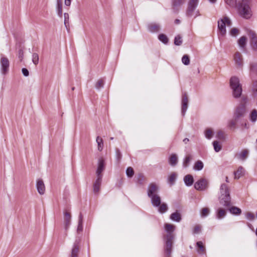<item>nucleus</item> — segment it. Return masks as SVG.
Returning a JSON list of instances; mask_svg holds the SVG:
<instances>
[{"instance_id":"nucleus-1","label":"nucleus","mask_w":257,"mask_h":257,"mask_svg":"<svg viewBox=\"0 0 257 257\" xmlns=\"http://www.w3.org/2000/svg\"><path fill=\"white\" fill-rule=\"evenodd\" d=\"M165 230L167 232L165 237L164 250L166 257H170L172 248L173 239L174 238L173 231L175 230V226L171 224H165Z\"/></svg>"},{"instance_id":"nucleus-2","label":"nucleus","mask_w":257,"mask_h":257,"mask_svg":"<svg viewBox=\"0 0 257 257\" xmlns=\"http://www.w3.org/2000/svg\"><path fill=\"white\" fill-rule=\"evenodd\" d=\"M220 204L224 207L229 206L231 205V198L227 185L222 184L220 187Z\"/></svg>"},{"instance_id":"nucleus-3","label":"nucleus","mask_w":257,"mask_h":257,"mask_svg":"<svg viewBox=\"0 0 257 257\" xmlns=\"http://www.w3.org/2000/svg\"><path fill=\"white\" fill-rule=\"evenodd\" d=\"M237 6V12L239 16L245 19H249L251 17L252 12L248 2L245 1V3Z\"/></svg>"},{"instance_id":"nucleus-4","label":"nucleus","mask_w":257,"mask_h":257,"mask_svg":"<svg viewBox=\"0 0 257 257\" xmlns=\"http://www.w3.org/2000/svg\"><path fill=\"white\" fill-rule=\"evenodd\" d=\"M230 86L232 90L234 97L239 98L242 94V87L239 82V78L235 76L231 77L230 79Z\"/></svg>"},{"instance_id":"nucleus-5","label":"nucleus","mask_w":257,"mask_h":257,"mask_svg":"<svg viewBox=\"0 0 257 257\" xmlns=\"http://www.w3.org/2000/svg\"><path fill=\"white\" fill-rule=\"evenodd\" d=\"M242 101L244 103H240L237 106L234 111L233 114V118L235 120H238L241 117H243L246 112V105L245 103L247 100L246 97L242 98Z\"/></svg>"},{"instance_id":"nucleus-6","label":"nucleus","mask_w":257,"mask_h":257,"mask_svg":"<svg viewBox=\"0 0 257 257\" xmlns=\"http://www.w3.org/2000/svg\"><path fill=\"white\" fill-rule=\"evenodd\" d=\"M226 24L228 25H230L231 24L230 19L227 17H225L218 21L217 27L219 31V34L221 36H224L226 34Z\"/></svg>"},{"instance_id":"nucleus-7","label":"nucleus","mask_w":257,"mask_h":257,"mask_svg":"<svg viewBox=\"0 0 257 257\" xmlns=\"http://www.w3.org/2000/svg\"><path fill=\"white\" fill-rule=\"evenodd\" d=\"M209 186L208 181L205 178H201L194 183V188L199 191L207 190Z\"/></svg>"},{"instance_id":"nucleus-8","label":"nucleus","mask_w":257,"mask_h":257,"mask_svg":"<svg viewBox=\"0 0 257 257\" xmlns=\"http://www.w3.org/2000/svg\"><path fill=\"white\" fill-rule=\"evenodd\" d=\"M249 44L253 52L257 54V35L252 31L248 32Z\"/></svg>"},{"instance_id":"nucleus-9","label":"nucleus","mask_w":257,"mask_h":257,"mask_svg":"<svg viewBox=\"0 0 257 257\" xmlns=\"http://www.w3.org/2000/svg\"><path fill=\"white\" fill-rule=\"evenodd\" d=\"M159 191V187L155 183L149 184L147 188V195L150 198L154 195L158 194Z\"/></svg>"},{"instance_id":"nucleus-10","label":"nucleus","mask_w":257,"mask_h":257,"mask_svg":"<svg viewBox=\"0 0 257 257\" xmlns=\"http://www.w3.org/2000/svg\"><path fill=\"white\" fill-rule=\"evenodd\" d=\"M199 0H189L188 8L186 11V15L188 17H192L193 12L198 6Z\"/></svg>"},{"instance_id":"nucleus-11","label":"nucleus","mask_w":257,"mask_h":257,"mask_svg":"<svg viewBox=\"0 0 257 257\" xmlns=\"http://www.w3.org/2000/svg\"><path fill=\"white\" fill-rule=\"evenodd\" d=\"M199 0H189L188 8L186 11V15L188 17H192L193 12L198 6Z\"/></svg>"},{"instance_id":"nucleus-12","label":"nucleus","mask_w":257,"mask_h":257,"mask_svg":"<svg viewBox=\"0 0 257 257\" xmlns=\"http://www.w3.org/2000/svg\"><path fill=\"white\" fill-rule=\"evenodd\" d=\"M2 73L5 74L9 70L10 62L8 59L4 56H2L0 61Z\"/></svg>"},{"instance_id":"nucleus-13","label":"nucleus","mask_w":257,"mask_h":257,"mask_svg":"<svg viewBox=\"0 0 257 257\" xmlns=\"http://www.w3.org/2000/svg\"><path fill=\"white\" fill-rule=\"evenodd\" d=\"M105 169V162L102 158H100L98 160L97 168L96 171V177H102V172Z\"/></svg>"},{"instance_id":"nucleus-14","label":"nucleus","mask_w":257,"mask_h":257,"mask_svg":"<svg viewBox=\"0 0 257 257\" xmlns=\"http://www.w3.org/2000/svg\"><path fill=\"white\" fill-rule=\"evenodd\" d=\"M188 100L187 94L183 93L182 97L181 100V114L184 116L188 109Z\"/></svg>"},{"instance_id":"nucleus-15","label":"nucleus","mask_w":257,"mask_h":257,"mask_svg":"<svg viewBox=\"0 0 257 257\" xmlns=\"http://www.w3.org/2000/svg\"><path fill=\"white\" fill-rule=\"evenodd\" d=\"M233 60L235 65L239 68H242L243 65L242 56L238 52H236L233 55Z\"/></svg>"},{"instance_id":"nucleus-16","label":"nucleus","mask_w":257,"mask_h":257,"mask_svg":"<svg viewBox=\"0 0 257 257\" xmlns=\"http://www.w3.org/2000/svg\"><path fill=\"white\" fill-rule=\"evenodd\" d=\"M80 242V239L79 238L75 239L71 249L70 257H78Z\"/></svg>"},{"instance_id":"nucleus-17","label":"nucleus","mask_w":257,"mask_h":257,"mask_svg":"<svg viewBox=\"0 0 257 257\" xmlns=\"http://www.w3.org/2000/svg\"><path fill=\"white\" fill-rule=\"evenodd\" d=\"M249 151L247 149H243L240 152L235 154V157L242 161H245L248 157Z\"/></svg>"},{"instance_id":"nucleus-18","label":"nucleus","mask_w":257,"mask_h":257,"mask_svg":"<svg viewBox=\"0 0 257 257\" xmlns=\"http://www.w3.org/2000/svg\"><path fill=\"white\" fill-rule=\"evenodd\" d=\"M184 3V0H172V6L173 12L177 13L180 7Z\"/></svg>"},{"instance_id":"nucleus-19","label":"nucleus","mask_w":257,"mask_h":257,"mask_svg":"<svg viewBox=\"0 0 257 257\" xmlns=\"http://www.w3.org/2000/svg\"><path fill=\"white\" fill-rule=\"evenodd\" d=\"M151 202L153 207H159L161 203V198L159 194L150 197Z\"/></svg>"},{"instance_id":"nucleus-20","label":"nucleus","mask_w":257,"mask_h":257,"mask_svg":"<svg viewBox=\"0 0 257 257\" xmlns=\"http://www.w3.org/2000/svg\"><path fill=\"white\" fill-rule=\"evenodd\" d=\"M71 216L70 213L65 212L64 213V223L65 229L67 230L71 224Z\"/></svg>"},{"instance_id":"nucleus-21","label":"nucleus","mask_w":257,"mask_h":257,"mask_svg":"<svg viewBox=\"0 0 257 257\" xmlns=\"http://www.w3.org/2000/svg\"><path fill=\"white\" fill-rule=\"evenodd\" d=\"M102 177H97L93 186V190L94 193H97L99 192L102 182Z\"/></svg>"},{"instance_id":"nucleus-22","label":"nucleus","mask_w":257,"mask_h":257,"mask_svg":"<svg viewBox=\"0 0 257 257\" xmlns=\"http://www.w3.org/2000/svg\"><path fill=\"white\" fill-rule=\"evenodd\" d=\"M36 187L38 192L41 195H43L45 193V187L43 181L42 180H38L37 182Z\"/></svg>"},{"instance_id":"nucleus-23","label":"nucleus","mask_w":257,"mask_h":257,"mask_svg":"<svg viewBox=\"0 0 257 257\" xmlns=\"http://www.w3.org/2000/svg\"><path fill=\"white\" fill-rule=\"evenodd\" d=\"M160 25L157 23H151L148 25V30L151 33H157L160 31Z\"/></svg>"},{"instance_id":"nucleus-24","label":"nucleus","mask_w":257,"mask_h":257,"mask_svg":"<svg viewBox=\"0 0 257 257\" xmlns=\"http://www.w3.org/2000/svg\"><path fill=\"white\" fill-rule=\"evenodd\" d=\"M184 182L185 183V185L186 186L189 187L193 185L194 183V179L192 176V175L190 174H188L185 176L184 177Z\"/></svg>"},{"instance_id":"nucleus-25","label":"nucleus","mask_w":257,"mask_h":257,"mask_svg":"<svg viewBox=\"0 0 257 257\" xmlns=\"http://www.w3.org/2000/svg\"><path fill=\"white\" fill-rule=\"evenodd\" d=\"M169 163L173 167L175 166L178 163V157L176 154H172L169 158Z\"/></svg>"},{"instance_id":"nucleus-26","label":"nucleus","mask_w":257,"mask_h":257,"mask_svg":"<svg viewBox=\"0 0 257 257\" xmlns=\"http://www.w3.org/2000/svg\"><path fill=\"white\" fill-rule=\"evenodd\" d=\"M170 219L176 222H180L181 220V216L180 214L177 211L172 213L170 217Z\"/></svg>"},{"instance_id":"nucleus-27","label":"nucleus","mask_w":257,"mask_h":257,"mask_svg":"<svg viewBox=\"0 0 257 257\" xmlns=\"http://www.w3.org/2000/svg\"><path fill=\"white\" fill-rule=\"evenodd\" d=\"M244 173V168L240 166L239 167L237 170L234 172V178L236 179H239L241 176H242Z\"/></svg>"},{"instance_id":"nucleus-28","label":"nucleus","mask_w":257,"mask_h":257,"mask_svg":"<svg viewBox=\"0 0 257 257\" xmlns=\"http://www.w3.org/2000/svg\"><path fill=\"white\" fill-rule=\"evenodd\" d=\"M226 215V211L222 208H218L216 211V218L221 219Z\"/></svg>"},{"instance_id":"nucleus-29","label":"nucleus","mask_w":257,"mask_h":257,"mask_svg":"<svg viewBox=\"0 0 257 257\" xmlns=\"http://www.w3.org/2000/svg\"><path fill=\"white\" fill-rule=\"evenodd\" d=\"M203 167L204 164L203 162L200 160H198L195 163L193 169L195 171H199L201 170L203 168Z\"/></svg>"},{"instance_id":"nucleus-30","label":"nucleus","mask_w":257,"mask_h":257,"mask_svg":"<svg viewBox=\"0 0 257 257\" xmlns=\"http://www.w3.org/2000/svg\"><path fill=\"white\" fill-rule=\"evenodd\" d=\"M246 44V38L245 36L241 37L238 40V44L241 49L245 48Z\"/></svg>"},{"instance_id":"nucleus-31","label":"nucleus","mask_w":257,"mask_h":257,"mask_svg":"<svg viewBox=\"0 0 257 257\" xmlns=\"http://www.w3.org/2000/svg\"><path fill=\"white\" fill-rule=\"evenodd\" d=\"M229 212L234 215H239L241 213V210L237 207L232 206L229 209Z\"/></svg>"},{"instance_id":"nucleus-32","label":"nucleus","mask_w":257,"mask_h":257,"mask_svg":"<svg viewBox=\"0 0 257 257\" xmlns=\"http://www.w3.org/2000/svg\"><path fill=\"white\" fill-rule=\"evenodd\" d=\"M158 207V211L160 213H162V214L167 211V210L168 209L167 204L165 203H161V205Z\"/></svg>"},{"instance_id":"nucleus-33","label":"nucleus","mask_w":257,"mask_h":257,"mask_svg":"<svg viewBox=\"0 0 257 257\" xmlns=\"http://www.w3.org/2000/svg\"><path fill=\"white\" fill-rule=\"evenodd\" d=\"M83 230V219L82 214L80 213L79 216L78 224L77 226V232H81Z\"/></svg>"},{"instance_id":"nucleus-34","label":"nucleus","mask_w":257,"mask_h":257,"mask_svg":"<svg viewBox=\"0 0 257 257\" xmlns=\"http://www.w3.org/2000/svg\"><path fill=\"white\" fill-rule=\"evenodd\" d=\"M214 133L210 128H207L204 131V135L207 139L210 140L213 136Z\"/></svg>"},{"instance_id":"nucleus-35","label":"nucleus","mask_w":257,"mask_h":257,"mask_svg":"<svg viewBox=\"0 0 257 257\" xmlns=\"http://www.w3.org/2000/svg\"><path fill=\"white\" fill-rule=\"evenodd\" d=\"M96 142L98 146V150L99 151H101L103 147V141L102 138L98 136L96 138Z\"/></svg>"},{"instance_id":"nucleus-36","label":"nucleus","mask_w":257,"mask_h":257,"mask_svg":"<svg viewBox=\"0 0 257 257\" xmlns=\"http://www.w3.org/2000/svg\"><path fill=\"white\" fill-rule=\"evenodd\" d=\"M57 14L58 15L62 17V3L61 0L57 1Z\"/></svg>"},{"instance_id":"nucleus-37","label":"nucleus","mask_w":257,"mask_h":257,"mask_svg":"<svg viewBox=\"0 0 257 257\" xmlns=\"http://www.w3.org/2000/svg\"><path fill=\"white\" fill-rule=\"evenodd\" d=\"M158 39L164 44H167L169 41V39L167 36L163 34H160L158 36Z\"/></svg>"},{"instance_id":"nucleus-38","label":"nucleus","mask_w":257,"mask_h":257,"mask_svg":"<svg viewBox=\"0 0 257 257\" xmlns=\"http://www.w3.org/2000/svg\"><path fill=\"white\" fill-rule=\"evenodd\" d=\"M196 245L197 247L198 248L197 251L199 253L204 252L205 251V248L201 241H198Z\"/></svg>"},{"instance_id":"nucleus-39","label":"nucleus","mask_w":257,"mask_h":257,"mask_svg":"<svg viewBox=\"0 0 257 257\" xmlns=\"http://www.w3.org/2000/svg\"><path fill=\"white\" fill-rule=\"evenodd\" d=\"M144 181L145 177L144 175L141 173L138 174L136 182L139 184L142 185L144 184Z\"/></svg>"},{"instance_id":"nucleus-40","label":"nucleus","mask_w":257,"mask_h":257,"mask_svg":"<svg viewBox=\"0 0 257 257\" xmlns=\"http://www.w3.org/2000/svg\"><path fill=\"white\" fill-rule=\"evenodd\" d=\"M191 159V156L189 155L185 157L183 162V167L186 168L188 167Z\"/></svg>"},{"instance_id":"nucleus-41","label":"nucleus","mask_w":257,"mask_h":257,"mask_svg":"<svg viewBox=\"0 0 257 257\" xmlns=\"http://www.w3.org/2000/svg\"><path fill=\"white\" fill-rule=\"evenodd\" d=\"M237 120H235V119L233 118V119H231L229 120L227 124V127L230 129L232 130H234L236 128V121Z\"/></svg>"},{"instance_id":"nucleus-42","label":"nucleus","mask_w":257,"mask_h":257,"mask_svg":"<svg viewBox=\"0 0 257 257\" xmlns=\"http://www.w3.org/2000/svg\"><path fill=\"white\" fill-rule=\"evenodd\" d=\"M210 213V210L208 208H203L201 209L200 212L201 217L205 218L207 217Z\"/></svg>"},{"instance_id":"nucleus-43","label":"nucleus","mask_w":257,"mask_h":257,"mask_svg":"<svg viewBox=\"0 0 257 257\" xmlns=\"http://www.w3.org/2000/svg\"><path fill=\"white\" fill-rule=\"evenodd\" d=\"M212 144L214 150L216 152H219L221 150V146L218 141H215L213 142Z\"/></svg>"},{"instance_id":"nucleus-44","label":"nucleus","mask_w":257,"mask_h":257,"mask_svg":"<svg viewBox=\"0 0 257 257\" xmlns=\"http://www.w3.org/2000/svg\"><path fill=\"white\" fill-rule=\"evenodd\" d=\"M250 119L251 121L254 122L256 121L257 119V110L255 109L251 111L250 116Z\"/></svg>"},{"instance_id":"nucleus-45","label":"nucleus","mask_w":257,"mask_h":257,"mask_svg":"<svg viewBox=\"0 0 257 257\" xmlns=\"http://www.w3.org/2000/svg\"><path fill=\"white\" fill-rule=\"evenodd\" d=\"M182 37L179 35L176 36L174 39L175 45H177V46H180L182 44Z\"/></svg>"},{"instance_id":"nucleus-46","label":"nucleus","mask_w":257,"mask_h":257,"mask_svg":"<svg viewBox=\"0 0 257 257\" xmlns=\"http://www.w3.org/2000/svg\"><path fill=\"white\" fill-rule=\"evenodd\" d=\"M182 62L185 65H188L190 63V59L188 55H184L182 58Z\"/></svg>"},{"instance_id":"nucleus-47","label":"nucleus","mask_w":257,"mask_h":257,"mask_svg":"<svg viewBox=\"0 0 257 257\" xmlns=\"http://www.w3.org/2000/svg\"><path fill=\"white\" fill-rule=\"evenodd\" d=\"M122 157L121 153L120 150L118 149H116L115 150V159L116 162L118 163H119Z\"/></svg>"},{"instance_id":"nucleus-48","label":"nucleus","mask_w":257,"mask_h":257,"mask_svg":"<svg viewBox=\"0 0 257 257\" xmlns=\"http://www.w3.org/2000/svg\"><path fill=\"white\" fill-rule=\"evenodd\" d=\"M126 175L129 178H132L134 175V171L133 169L130 167L126 170Z\"/></svg>"},{"instance_id":"nucleus-49","label":"nucleus","mask_w":257,"mask_h":257,"mask_svg":"<svg viewBox=\"0 0 257 257\" xmlns=\"http://www.w3.org/2000/svg\"><path fill=\"white\" fill-rule=\"evenodd\" d=\"M39 55L37 53H34L32 55V61L35 65H37L39 63Z\"/></svg>"},{"instance_id":"nucleus-50","label":"nucleus","mask_w":257,"mask_h":257,"mask_svg":"<svg viewBox=\"0 0 257 257\" xmlns=\"http://www.w3.org/2000/svg\"><path fill=\"white\" fill-rule=\"evenodd\" d=\"M250 71L252 73L257 74V63H252L250 64Z\"/></svg>"},{"instance_id":"nucleus-51","label":"nucleus","mask_w":257,"mask_h":257,"mask_svg":"<svg viewBox=\"0 0 257 257\" xmlns=\"http://www.w3.org/2000/svg\"><path fill=\"white\" fill-rule=\"evenodd\" d=\"M104 81L102 79H99L97 81L95 84V88L97 89H99L103 87Z\"/></svg>"},{"instance_id":"nucleus-52","label":"nucleus","mask_w":257,"mask_h":257,"mask_svg":"<svg viewBox=\"0 0 257 257\" xmlns=\"http://www.w3.org/2000/svg\"><path fill=\"white\" fill-rule=\"evenodd\" d=\"M176 175L175 173H172L169 177V182L171 184L173 185L175 181Z\"/></svg>"},{"instance_id":"nucleus-53","label":"nucleus","mask_w":257,"mask_h":257,"mask_svg":"<svg viewBox=\"0 0 257 257\" xmlns=\"http://www.w3.org/2000/svg\"><path fill=\"white\" fill-rule=\"evenodd\" d=\"M64 25L66 29H68L69 26V15L68 13H65L64 14Z\"/></svg>"},{"instance_id":"nucleus-54","label":"nucleus","mask_w":257,"mask_h":257,"mask_svg":"<svg viewBox=\"0 0 257 257\" xmlns=\"http://www.w3.org/2000/svg\"><path fill=\"white\" fill-rule=\"evenodd\" d=\"M201 231V226L199 225H196L193 230V234H198L200 233Z\"/></svg>"},{"instance_id":"nucleus-55","label":"nucleus","mask_w":257,"mask_h":257,"mask_svg":"<svg viewBox=\"0 0 257 257\" xmlns=\"http://www.w3.org/2000/svg\"><path fill=\"white\" fill-rule=\"evenodd\" d=\"M245 217H246V219H247L248 220H252L254 219V214L249 212L246 213V214L245 215Z\"/></svg>"},{"instance_id":"nucleus-56","label":"nucleus","mask_w":257,"mask_h":257,"mask_svg":"<svg viewBox=\"0 0 257 257\" xmlns=\"http://www.w3.org/2000/svg\"><path fill=\"white\" fill-rule=\"evenodd\" d=\"M24 57V51L22 48L19 49L18 51V57L21 61L22 60Z\"/></svg>"},{"instance_id":"nucleus-57","label":"nucleus","mask_w":257,"mask_h":257,"mask_svg":"<svg viewBox=\"0 0 257 257\" xmlns=\"http://www.w3.org/2000/svg\"><path fill=\"white\" fill-rule=\"evenodd\" d=\"M238 33V30L237 28H232L230 32V34L232 36H235L236 35H237Z\"/></svg>"},{"instance_id":"nucleus-58","label":"nucleus","mask_w":257,"mask_h":257,"mask_svg":"<svg viewBox=\"0 0 257 257\" xmlns=\"http://www.w3.org/2000/svg\"><path fill=\"white\" fill-rule=\"evenodd\" d=\"M22 72L24 76L27 77L29 75V72L27 68H23L22 69Z\"/></svg>"},{"instance_id":"nucleus-59","label":"nucleus","mask_w":257,"mask_h":257,"mask_svg":"<svg viewBox=\"0 0 257 257\" xmlns=\"http://www.w3.org/2000/svg\"><path fill=\"white\" fill-rule=\"evenodd\" d=\"M217 136L219 139H224V133L222 131H219L217 133Z\"/></svg>"},{"instance_id":"nucleus-60","label":"nucleus","mask_w":257,"mask_h":257,"mask_svg":"<svg viewBox=\"0 0 257 257\" xmlns=\"http://www.w3.org/2000/svg\"><path fill=\"white\" fill-rule=\"evenodd\" d=\"M225 2L229 6H232L233 4L232 0H224Z\"/></svg>"},{"instance_id":"nucleus-61","label":"nucleus","mask_w":257,"mask_h":257,"mask_svg":"<svg viewBox=\"0 0 257 257\" xmlns=\"http://www.w3.org/2000/svg\"><path fill=\"white\" fill-rule=\"evenodd\" d=\"M235 2L236 5H238L240 4L244 3L245 2L244 1V0H235Z\"/></svg>"},{"instance_id":"nucleus-62","label":"nucleus","mask_w":257,"mask_h":257,"mask_svg":"<svg viewBox=\"0 0 257 257\" xmlns=\"http://www.w3.org/2000/svg\"><path fill=\"white\" fill-rule=\"evenodd\" d=\"M71 4V0H65V5L69 6Z\"/></svg>"},{"instance_id":"nucleus-63","label":"nucleus","mask_w":257,"mask_h":257,"mask_svg":"<svg viewBox=\"0 0 257 257\" xmlns=\"http://www.w3.org/2000/svg\"><path fill=\"white\" fill-rule=\"evenodd\" d=\"M189 141V139H188V138H185V139L183 140V142L185 144H187Z\"/></svg>"},{"instance_id":"nucleus-64","label":"nucleus","mask_w":257,"mask_h":257,"mask_svg":"<svg viewBox=\"0 0 257 257\" xmlns=\"http://www.w3.org/2000/svg\"><path fill=\"white\" fill-rule=\"evenodd\" d=\"M241 125L244 126L245 127H247V124L245 122H242Z\"/></svg>"}]
</instances>
